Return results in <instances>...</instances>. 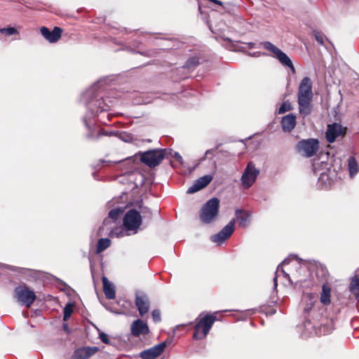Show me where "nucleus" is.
<instances>
[{
	"mask_svg": "<svg viewBox=\"0 0 359 359\" xmlns=\"http://www.w3.org/2000/svg\"><path fill=\"white\" fill-rule=\"evenodd\" d=\"M81 101L85 104L87 111L83 118V122L88 129L86 137L90 140L98 139L101 135L111 136L114 132H100L92 128L94 122L91 119L97 117L98 121L107 124L109 120L107 113L114 105V102L108 97H104L102 83L97 82L86 90L81 95Z\"/></svg>",
	"mask_w": 359,
	"mask_h": 359,
	"instance_id": "nucleus-1",
	"label": "nucleus"
},
{
	"mask_svg": "<svg viewBox=\"0 0 359 359\" xmlns=\"http://www.w3.org/2000/svg\"><path fill=\"white\" fill-rule=\"evenodd\" d=\"M142 224V216L140 212L135 209L129 210L123 219V229H114L111 233V237H123L137 233Z\"/></svg>",
	"mask_w": 359,
	"mask_h": 359,
	"instance_id": "nucleus-2",
	"label": "nucleus"
},
{
	"mask_svg": "<svg viewBox=\"0 0 359 359\" xmlns=\"http://www.w3.org/2000/svg\"><path fill=\"white\" fill-rule=\"evenodd\" d=\"M299 111L304 116L311 111V102L313 97L312 82L310 78L304 77L300 82L298 89Z\"/></svg>",
	"mask_w": 359,
	"mask_h": 359,
	"instance_id": "nucleus-3",
	"label": "nucleus"
},
{
	"mask_svg": "<svg viewBox=\"0 0 359 359\" xmlns=\"http://www.w3.org/2000/svg\"><path fill=\"white\" fill-rule=\"evenodd\" d=\"M219 208V200L217 198L208 200L201 209V220L205 224L212 222L218 215Z\"/></svg>",
	"mask_w": 359,
	"mask_h": 359,
	"instance_id": "nucleus-4",
	"label": "nucleus"
},
{
	"mask_svg": "<svg viewBox=\"0 0 359 359\" xmlns=\"http://www.w3.org/2000/svg\"><path fill=\"white\" fill-rule=\"evenodd\" d=\"M168 150L166 149H156L148 150L140 154V160L149 168L158 165L168 156Z\"/></svg>",
	"mask_w": 359,
	"mask_h": 359,
	"instance_id": "nucleus-5",
	"label": "nucleus"
},
{
	"mask_svg": "<svg viewBox=\"0 0 359 359\" xmlns=\"http://www.w3.org/2000/svg\"><path fill=\"white\" fill-rule=\"evenodd\" d=\"M318 149L319 141L314 138L302 140L295 146L297 153L305 158L313 156Z\"/></svg>",
	"mask_w": 359,
	"mask_h": 359,
	"instance_id": "nucleus-6",
	"label": "nucleus"
},
{
	"mask_svg": "<svg viewBox=\"0 0 359 359\" xmlns=\"http://www.w3.org/2000/svg\"><path fill=\"white\" fill-rule=\"evenodd\" d=\"M13 296L21 305L29 308L36 299V294L25 283L14 289Z\"/></svg>",
	"mask_w": 359,
	"mask_h": 359,
	"instance_id": "nucleus-7",
	"label": "nucleus"
},
{
	"mask_svg": "<svg viewBox=\"0 0 359 359\" xmlns=\"http://www.w3.org/2000/svg\"><path fill=\"white\" fill-rule=\"evenodd\" d=\"M217 320L214 315H206L194 326V339H202L206 337L214 323Z\"/></svg>",
	"mask_w": 359,
	"mask_h": 359,
	"instance_id": "nucleus-8",
	"label": "nucleus"
},
{
	"mask_svg": "<svg viewBox=\"0 0 359 359\" xmlns=\"http://www.w3.org/2000/svg\"><path fill=\"white\" fill-rule=\"evenodd\" d=\"M261 45L269 51L271 52L273 55V57L276 58L278 62L285 67L289 68L293 74L296 72L295 68L292 64L290 58L283 52L280 49L276 47L270 41H263Z\"/></svg>",
	"mask_w": 359,
	"mask_h": 359,
	"instance_id": "nucleus-9",
	"label": "nucleus"
},
{
	"mask_svg": "<svg viewBox=\"0 0 359 359\" xmlns=\"http://www.w3.org/2000/svg\"><path fill=\"white\" fill-rule=\"evenodd\" d=\"M260 170L252 162H249L241 176V181L245 189H249L256 181Z\"/></svg>",
	"mask_w": 359,
	"mask_h": 359,
	"instance_id": "nucleus-10",
	"label": "nucleus"
},
{
	"mask_svg": "<svg viewBox=\"0 0 359 359\" xmlns=\"http://www.w3.org/2000/svg\"><path fill=\"white\" fill-rule=\"evenodd\" d=\"M346 128L340 123L328 124L325 132V137L330 143H333L339 137H343L346 133Z\"/></svg>",
	"mask_w": 359,
	"mask_h": 359,
	"instance_id": "nucleus-11",
	"label": "nucleus"
},
{
	"mask_svg": "<svg viewBox=\"0 0 359 359\" xmlns=\"http://www.w3.org/2000/svg\"><path fill=\"white\" fill-rule=\"evenodd\" d=\"M236 219H232L220 231L211 236L213 243L221 244L229 238L234 231Z\"/></svg>",
	"mask_w": 359,
	"mask_h": 359,
	"instance_id": "nucleus-12",
	"label": "nucleus"
},
{
	"mask_svg": "<svg viewBox=\"0 0 359 359\" xmlns=\"http://www.w3.org/2000/svg\"><path fill=\"white\" fill-rule=\"evenodd\" d=\"M165 347L166 342L163 341L150 348L144 350L140 353V356L142 359H156L163 352Z\"/></svg>",
	"mask_w": 359,
	"mask_h": 359,
	"instance_id": "nucleus-13",
	"label": "nucleus"
},
{
	"mask_svg": "<svg viewBox=\"0 0 359 359\" xmlns=\"http://www.w3.org/2000/svg\"><path fill=\"white\" fill-rule=\"evenodd\" d=\"M131 334L135 337L140 335H146L149 332V328L147 323L141 319L134 320L130 325Z\"/></svg>",
	"mask_w": 359,
	"mask_h": 359,
	"instance_id": "nucleus-14",
	"label": "nucleus"
},
{
	"mask_svg": "<svg viewBox=\"0 0 359 359\" xmlns=\"http://www.w3.org/2000/svg\"><path fill=\"white\" fill-rule=\"evenodd\" d=\"M135 305L140 315L143 316L149 311V301L147 296L142 292H137L135 294Z\"/></svg>",
	"mask_w": 359,
	"mask_h": 359,
	"instance_id": "nucleus-15",
	"label": "nucleus"
},
{
	"mask_svg": "<svg viewBox=\"0 0 359 359\" xmlns=\"http://www.w3.org/2000/svg\"><path fill=\"white\" fill-rule=\"evenodd\" d=\"M41 35L50 43L57 42L61 37L62 30L58 27H55L52 31L46 27L40 29Z\"/></svg>",
	"mask_w": 359,
	"mask_h": 359,
	"instance_id": "nucleus-16",
	"label": "nucleus"
},
{
	"mask_svg": "<svg viewBox=\"0 0 359 359\" xmlns=\"http://www.w3.org/2000/svg\"><path fill=\"white\" fill-rule=\"evenodd\" d=\"M99 351L97 346H86L76 349L69 359H88Z\"/></svg>",
	"mask_w": 359,
	"mask_h": 359,
	"instance_id": "nucleus-17",
	"label": "nucleus"
},
{
	"mask_svg": "<svg viewBox=\"0 0 359 359\" xmlns=\"http://www.w3.org/2000/svg\"><path fill=\"white\" fill-rule=\"evenodd\" d=\"M212 180V177L210 175H206L197 179L193 185H191L187 191V194H194L199 190L203 189L208 185Z\"/></svg>",
	"mask_w": 359,
	"mask_h": 359,
	"instance_id": "nucleus-18",
	"label": "nucleus"
},
{
	"mask_svg": "<svg viewBox=\"0 0 359 359\" xmlns=\"http://www.w3.org/2000/svg\"><path fill=\"white\" fill-rule=\"evenodd\" d=\"M318 295L316 293H304L302 302L305 304L304 307V313H309L311 312L316 304L318 303Z\"/></svg>",
	"mask_w": 359,
	"mask_h": 359,
	"instance_id": "nucleus-19",
	"label": "nucleus"
},
{
	"mask_svg": "<svg viewBox=\"0 0 359 359\" xmlns=\"http://www.w3.org/2000/svg\"><path fill=\"white\" fill-rule=\"evenodd\" d=\"M140 215L142 216V221L144 219L146 224H149L154 217H160V209L156 208L151 210L147 207H140Z\"/></svg>",
	"mask_w": 359,
	"mask_h": 359,
	"instance_id": "nucleus-20",
	"label": "nucleus"
},
{
	"mask_svg": "<svg viewBox=\"0 0 359 359\" xmlns=\"http://www.w3.org/2000/svg\"><path fill=\"white\" fill-rule=\"evenodd\" d=\"M296 126V116L289 114L282 118L281 126L284 132L292 131Z\"/></svg>",
	"mask_w": 359,
	"mask_h": 359,
	"instance_id": "nucleus-21",
	"label": "nucleus"
},
{
	"mask_svg": "<svg viewBox=\"0 0 359 359\" xmlns=\"http://www.w3.org/2000/svg\"><path fill=\"white\" fill-rule=\"evenodd\" d=\"M236 219L238 222V225L242 228H246L250 219V214L243 210L237 209L235 211Z\"/></svg>",
	"mask_w": 359,
	"mask_h": 359,
	"instance_id": "nucleus-22",
	"label": "nucleus"
},
{
	"mask_svg": "<svg viewBox=\"0 0 359 359\" xmlns=\"http://www.w3.org/2000/svg\"><path fill=\"white\" fill-rule=\"evenodd\" d=\"M103 291L108 299H114L116 296V291L113 283L109 281L105 277H102Z\"/></svg>",
	"mask_w": 359,
	"mask_h": 359,
	"instance_id": "nucleus-23",
	"label": "nucleus"
},
{
	"mask_svg": "<svg viewBox=\"0 0 359 359\" xmlns=\"http://www.w3.org/2000/svg\"><path fill=\"white\" fill-rule=\"evenodd\" d=\"M290 258L288 257V258H286L282 262L281 264H280L278 267H277V269H276V276L275 277L273 278V287L274 288H276L277 287V285H278V282H277V278H278V273H281L283 274L284 277H285L286 278L288 279V280L290 281V283L291 284H292V280L289 276L288 273H287L283 269V265H286V264H288L290 263Z\"/></svg>",
	"mask_w": 359,
	"mask_h": 359,
	"instance_id": "nucleus-24",
	"label": "nucleus"
},
{
	"mask_svg": "<svg viewBox=\"0 0 359 359\" xmlns=\"http://www.w3.org/2000/svg\"><path fill=\"white\" fill-rule=\"evenodd\" d=\"M330 295H331V289L330 287L323 284L322 287V292L320 294V303L323 305H328L330 304Z\"/></svg>",
	"mask_w": 359,
	"mask_h": 359,
	"instance_id": "nucleus-25",
	"label": "nucleus"
},
{
	"mask_svg": "<svg viewBox=\"0 0 359 359\" xmlns=\"http://www.w3.org/2000/svg\"><path fill=\"white\" fill-rule=\"evenodd\" d=\"M348 167L351 177H353L359 172V165L355 158L353 156L348 158Z\"/></svg>",
	"mask_w": 359,
	"mask_h": 359,
	"instance_id": "nucleus-26",
	"label": "nucleus"
},
{
	"mask_svg": "<svg viewBox=\"0 0 359 359\" xmlns=\"http://www.w3.org/2000/svg\"><path fill=\"white\" fill-rule=\"evenodd\" d=\"M111 245V241L109 238H100L97 241V252L98 253L105 250Z\"/></svg>",
	"mask_w": 359,
	"mask_h": 359,
	"instance_id": "nucleus-27",
	"label": "nucleus"
},
{
	"mask_svg": "<svg viewBox=\"0 0 359 359\" xmlns=\"http://www.w3.org/2000/svg\"><path fill=\"white\" fill-rule=\"evenodd\" d=\"M123 211L124 210L121 207L114 208L109 211L108 217L113 221H116Z\"/></svg>",
	"mask_w": 359,
	"mask_h": 359,
	"instance_id": "nucleus-28",
	"label": "nucleus"
},
{
	"mask_svg": "<svg viewBox=\"0 0 359 359\" xmlns=\"http://www.w3.org/2000/svg\"><path fill=\"white\" fill-rule=\"evenodd\" d=\"M350 290L352 292H359V275H355L350 285Z\"/></svg>",
	"mask_w": 359,
	"mask_h": 359,
	"instance_id": "nucleus-29",
	"label": "nucleus"
},
{
	"mask_svg": "<svg viewBox=\"0 0 359 359\" xmlns=\"http://www.w3.org/2000/svg\"><path fill=\"white\" fill-rule=\"evenodd\" d=\"M73 307H74V306L71 303H68V304H66V306L64 308V311H63V314H64L63 319H64V320L66 321V320H67L70 318V316H71V315H72V313L73 312Z\"/></svg>",
	"mask_w": 359,
	"mask_h": 359,
	"instance_id": "nucleus-30",
	"label": "nucleus"
},
{
	"mask_svg": "<svg viewBox=\"0 0 359 359\" xmlns=\"http://www.w3.org/2000/svg\"><path fill=\"white\" fill-rule=\"evenodd\" d=\"M198 64H199L198 58L196 57H190L189 59L187 60V61L186 62V63L184 65V67L188 69H191V68H194V67H196Z\"/></svg>",
	"mask_w": 359,
	"mask_h": 359,
	"instance_id": "nucleus-31",
	"label": "nucleus"
},
{
	"mask_svg": "<svg viewBox=\"0 0 359 359\" xmlns=\"http://www.w3.org/2000/svg\"><path fill=\"white\" fill-rule=\"evenodd\" d=\"M304 327L306 330H309L311 334L313 333H317L316 330V325L314 323H312L310 319L306 320V322L304 323Z\"/></svg>",
	"mask_w": 359,
	"mask_h": 359,
	"instance_id": "nucleus-32",
	"label": "nucleus"
},
{
	"mask_svg": "<svg viewBox=\"0 0 359 359\" xmlns=\"http://www.w3.org/2000/svg\"><path fill=\"white\" fill-rule=\"evenodd\" d=\"M291 109V104L289 102H284L278 109V114H282Z\"/></svg>",
	"mask_w": 359,
	"mask_h": 359,
	"instance_id": "nucleus-33",
	"label": "nucleus"
},
{
	"mask_svg": "<svg viewBox=\"0 0 359 359\" xmlns=\"http://www.w3.org/2000/svg\"><path fill=\"white\" fill-rule=\"evenodd\" d=\"M0 33L5 34L7 36H11L13 34H18V31L14 27L1 28Z\"/></svg>",
	"mask_w": 359,
	"mask_h": 359,
	"instance_id": "nucleus-34",
	"label": "nucleus"
},
{
	"mask_svg": "<svg viewBox=\"0 0 359 359\" xmlns=\"http://www.w3.org/2000/svg\"><path fill=\"white\" fill-rule=\"evenodd\" d=\"M0 267H6V269H8L9 270H11L13 271H17L20 273H23L24 271L27 270L26 269H24V268L15 267V266H11V265H5V264H2L1 263H0Z\"/></svg>",
	"mask_w": 359,
	"mask_h": 359,
	"instance_id": "nucleus-35",
	"label": "nucleus"
},
{
	"mask_svg": "<svg viewBox=\"0 0 359 359\" xmlns=\"http://www.w3.org/2000/svg\"><path fill=\"white\" fill-rule=\"evenodd\" d=\"M99 338L103 343L106 344H110V340L108 334H105L103 332H101L100 330H99Z\"/></svg>",
	"mask_w": 359,
	"mask_h": 359,
	"instance_id": "nucleus-36",
	"label": "nucleus"
},
{
	"mask_svg": "<svg viewBox=\"0 0 359 359\" xmlns=\"http://www.w3.org/2000/svg\"><path fill=\"white\" fill-rule=\"evenodd\" d=\"M152 318L154 322L157 323L161 321V312L158 309H155L151 313Z\"/></svg>",
	"mask_w": 359,
	"mask_h": 359,
	"instance_id": "nucleus-37",
	"label": "nucleus"
},
{
	"mask_svg": "<svg viewBox=\"0 0 359 359\" xmlns=\"http://www.w3.org/2000/svg\"><path fill=\"white\" fill-rule=\"evenodd\" d=\"M168 154H170L172 157H175L180 163L182 164L183 158L178 152L175 151L172 154L171 151H168Z\"/></svg>",
	"mask_w": 359,
	"mask_h": 359,
	"instance_id": "nucleus-38",
	"label": "nucleus"
},
{
	"mask_svg": "<svg viewBox=\"0 0 359 359\" xmlns=\"http://www.w3.org/2000/svg\"><path fill=\"white\" fill-rule=\"evenodd\" d=\"M215 149H208L205 151V156L202 158V161L206 158H208L209 156H211V157H213V156H215Z\"/></svg>",
	"mask_w": 359,
	"mask_h": 359,
	"instance_id": "nucleus-39",
	"label": "nucleus"
},
{
	"mask_svg": "<svg viewBox=\"0 0 359 359\" xmlns=\"http://www.w3.org/2000/svg\"><path fill=\"white\" fill-rule=\"evenodd\" d=\"M315 37H316V41H317L320 44H323V42H324V37H323V34H320V33H319V32H316V33H315Z\"/></svg>",
	"mask_w": 359,
	"mask_h": 359,
	"instance_id": "nucleus-40",
	"label": "nucleus"
},
{
	"mask_svg": "<svg viewBox=\"0 0 359 359\" xmlns=\"http://www.w3.org/2000/svg\"><path fill=\"white\" fill-rule=\"evenodd\" d=\"M323 330V334H329V333L331 332V330H332V328H328V327H327V325H323L322 327H320V330Z\"/></svg>",
	"mask_w": 359,
	"mask_h": 359,
	"instance_id": "nucleus-41",
	"label": "nucleus"
},
{
	"mask_svg": "<svg viewBox=\"0 0 359 359\" xmlns=\"http://www.w3.org/2000/svg\"><path fill=\"white\" fill-rule=\"evenodd\" d=\"M319 180H322V181H325V180H327L328 179L327 177V175L325 173V172H321L320 174V177H319Z\"/></svg>",
	"mask_w": 359,
	"mask_h": 359,
	"instance_id": "nucleus-42",
	"label": "nucleus"
},
{
	"mask_svg": "<svg viewBox=\"0 0 359 359\" xmlns=\"http://www.w3.org/2000/svg\"><path fill=\"white\" fill-rule=\"evenodd\" d=\"M320 270L322 271L323 275H325L327 273V269L323 266H320Z\"/></svg>",
	"mask_w": 359,
	"mask_h": 359,
	"instance_id": "nucleus-43",
	"label": "nucleus"
},
{
	"mask_svg": "<svg viewBox=\"0 0 359 359\" xmlns=\"http://www.w3.org/2000/svg\"><path fill=\"white\" fill-rule=\"evenodd\" d=\"M251 55L253 57H258V56L261 55V53L259 52H255V53H252Z\"/></svg>",
	"mask_w": 359,
	"mask_h": 359,
	"instance_id": "nucleus-44",
	"label": "nucleus"
},
{
	"mask_svg": "<svg viewBox=\"0 0 359 359\" xmlns=\"http://www.w3.org/2000/svg\"><path fill=\"white\" fill-rule=\"evenodd\" d=\"M313 170L314 173L317 174V168H316V165L314 164L313 165Z\"/></svg>",
	"mask_w": 359,
	"mask_h": 359,
	"instance_id": "nucleus-45",
	"label": "nucleus"
},
{
	"mask_svg": "<svg viewBox=\"0 0 359 359\" xmlns=\"http://www.w3.org/2000/svg\"><path fill=\"white\" fill-rule=\"evenodd\" d=\"M253 46H254V43H249V46H250V48H252V47H253Z\"/></svg>",
	"mask_w": 359,
	"mask_h": 359,
	"instance_id": "nucleus-46",
	"label": "nucleus"
},
{
	"mask_svg": "<svg viewBox=\"0 0 359 359\" xmlns=\"http://www.w3.org/2000/svg\"><path fill=\"white\" fill-rule=\"evenodd\" d=\"M106 222H107V219H105L104 220L103 223H104V224H106Z\"/></svg>",
	"mask_w": 359,
	"mask_h": 359,
	"instance_id": "nucleus-47",
	"label": "nucleus"
}]
</instances>
